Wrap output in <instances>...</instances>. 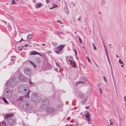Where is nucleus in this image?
Returning <instances> with one entry per match:
<instances>
[{
  "mask_svg": "<svg viewBox=\"0 0 126 126\" xmlns=\"http://www.w3.org/2000/svg\"><path fill=\"white\" fill-rule=\"evenodd\" d=\"M19 92L22 94H27L24 96V97L28 98L30 90L29 89L28 86L25 84L20 85L18 87Z\"/></svg>",
  "mask_w": 126,
  "mask_h": 126,
  "instance_id": "f257e3e1",
  "label": "nucleus"
},
{
  "mask_svg": "<svg viewBox=\"0 0 126 126\" xmlns=\"http://www.w3.org/2000/svg\"><path fill=\"white\" fill-rule=\"evenodd\" d=\"M14 115V113H9L5 114L4 117L5 120H7V123L11 125H14L16 122L15 120L12 117Z\"/></svg>",
  "mask_w": 126,
  "mask_h": 126,
  "instance_id": "f03ea898",
  "label": "nucleus"
},
{
  "mask_svg": "<svg viewBox=\"0 0 126 126\" xmlns=\"http://www.w3.org/2000/svg\"><path fill=\"white\" fill-rule=\"evenodd\" d=\"M18 79L15 77H13L10 79V81H8L5 84L7 86L9 87L11 85L12 86L16 85L18 83Z\"/></svg>",
  "mask_w": 126,
  "mask_h": 126,
  "instance_id": "7ed1b4c3",
  "label": "nucleus"
},
{
  "mask_svg": "<svg viewBox=\"0 0 126 126\" xmlns=\"http://www.w3.org/2000/svg\"><path fill=\"white\" fill-rule=\"evenodd\" d=\"M21 104L23 108L26 110H29L32 109V107L30 103L27 100H24Z\"/></svg>",
  "mask_w": 126,
  "mask_h": 126,
  "instance_id": "20e7f679",
  "label": "nucleus"
},
{
  "mask_svg": "<svg viewBox=\"0 0 126 126\" xmlns=\"http://www.w3.org/2000/svg\"><path fill=\"white\" fill-rule=\"evenodd\" d=\"M32 100L34 101L38 102L40 101V97L38 94L37 93L33 94L31 96Z\"/></svg>",
  "mask_w": 126,
  "mask_h": 126,
  "instance_id": "39448f33",
  "label": "nucleus"
},
{
  "mask_svg": "<svg viewBox=\"0 0 126 126\" xmlns=\"http://www.w3.org/2000/svg\"><path fill=\"white\" fill-rule=\"evenodd\" d=\"M66 60L68 63V61H69L70 64L72 65L71 67L74 68L76 67V63L73 60L72 56H69L68 57H66Z\"/></svg>",
  "mask_w": 126,
  "mask_h": 126,
  "instance_id": "423d86ee",
  "label": "nucleus"
},
{
  "mask_svg": "<svg viewBox=\"0 0 126 126\" xmlns=\"http://www.w3.org/2000/svg\"><path fill=\"white\" fill-rule=\"evenodd\" d=\"M64 46V45H60L56 47L55 48V52L57 53H58L62 50Z\"/></svg>",
  "mask_w": 126,
  "mask_h": 126,
  "instance_id": "0eeeda50",
  "label": "nucleus"
},
{
  "mask_svg": "<svg viewBox=\"0 0 126 126\" xmlns=\"http://www.w3.org/2000/svg\"><path fill=\"white\" fill-rule=\"evenodd\" d=\"M24 72L25 75L30 76L32 74V69L30 68H27L24 69Z\"/></svg>",
  "mask_w": 126,
  "mask_h": 126,
  "instance_id": "6e6552de",
  "label": "nucleus"
},
{
  "mask_svg": "<svg viewBox=\"0 0 126 126\" xmlns=\"http://www.w3.org/2000/svg\"><path fill=\"white\" fill-rule=\"evenodd\" d=\"M20 80L22 82L26 81H27V79L22 74H20L19 76Z\"/></svg>",
  "mask_w": 126,
  "mask_h": 126,
  "instance_id": "1a4fd4ad",
  "label": "nucleus"
},
{
  "mask_svg": "<svg viewBox=\"0 0 126 126\" xmlns=\"http://www.w3.org/2000/svg\"><path fill=\"white\" fill-rule=\"evenodd\" d=\"M85 117L86 118V120L88 122H90L91 119L90 118L89 113L87 110H86L85 112Z\"/></svg>",
  "mask_w": 126,
  "mask_h": 126,
  "instance_id": "9d476101",
  "label": "nucleus"
},
{
  "mask_svg": "<svg viewBox=\"0 0 126 126\" xmlns=\"http://www.w3.org/2000/svg\"><path fill=\"white\" fill-rule=\"evenodd\" d=\"M54 110L52 107H48L46 110V111L48 113H51L54 112Z\"/></svg>",
  "mask_w": 126,
  "mask_h": 126,
  "instance_id": "9b49d317",
  "label": "nucleus"
},
{
  "mask_svg": "<svg viewBox=\"0 0 126 126\" xmlns=\"http://www.w3.org/2000/svg\"><path fill=\"white\" fill-rule=\"evenodd\" d=\"M42 102L43 104L46 105L49 103V101L47 99L44 98L42 99Z\"/></svg>",
  "mask_w": 126,
  "mask_h": 126,
  "instance_id": "f8f14e48",
  "label": "nucleus"
},
{
  "mask_svg": "<svg viewBox=\"0 0 126 126\" xmlns=\"http://www.w3.org/2000/svg\"><path fill=\"white\" fill-rule=\"evenodd\" d=\"M29 54L30 55H40V54L37 52L35 51H32L30 52Z\"/></svg>",
  "mask_w": 126,
  "mask_h": 126,
  "instance_id": "ddd939ff",
  "label": "nucleus"
},
{
  "mask_svg": "<svg viewBox=\"0 0 126 126\" xmlns=\"http://www.w3.org/2000/svg\"><path fill=\"white\" fill-rule=\"evenodd\" d=\"M23 97L21 96L19 97L17 99V101H19L20 102H21V103L23 102Z\"/></svg>",
  "mask_w": 126,
  "mask_h": 126,
  "instance_id": "4468645a",
  "label": "nucleus"
},
{
  "mask_svg": "<svg viewBox=\"0 0 126 126\" xmlns=\"http://www.w3.org/2000/svg\"><path fill=\"white\" fill-rule=\"evenodd\" d=\"M5 97L9 99H10L11 97L12 93L9 94H5Z\"/></svg>",
  "mask_w": 126,
  "mask_h": 126,
  "instance_id": "2eb2a0df",
  "label": "nucleus"
},
{
  "mask_svg": "<svg viewBox=\"0 0 126 126\" xmlns=\"http://www.w3.org/2000/svg\"><path fill=\"white\" fill-rule=\"evenodd\" d=\"M42 3H38L36 4V7L37 8H40L42 6Z\"/></svg>",
  "mask_w": 126,
  "mask_h": 126,
  "instance_id": "dca6fc26",
  "label": "nucleus"
},
{
  "mask_svg": "<svg viewBox=\"0 0 126 126\" xmlns=\"http://www.w3.org/2000/svg\"><path fill=\"white\" fill-rule=\"evenodd\" d=\"M5 92L6 93V94H9L11 93V90L9 88H6L5 90Z\"/></svg>",
  "mask_w": 126,
  "mask_h": 126,
  "instance_id": "f3484780",
  "label": "nucleus"
},
{
  "mask_svg": "<svg viewBox=\"0 0 126 126\" xmlns=\"http://www.w3.org/2000/svg\"><path fill=\"white\" fill-rule=\"evenodd\" d=\"M57 5H55V4H53L52 5V6L50 7V8H49L50 10L51 9L54 8H55L57 7Z\"/></svg>",
  "mask_w": 126,
  "mask_h": 126,
  "instance_id": "a211bd4d",
  "label": "nucleus"
},
{
  "mask_svg": "<svg viewBox=\"0 0 126 126\" xmlns=\"http://www.w3.org/2000/svg\"><path fill=\"white\" fill-rule=\"evenodd\" d=\"M79 97L82 98H83L85 97V95L84 94H83L81 93H80L79 94Z\"/></svg>",
  "mask_w": 126,
  "mask_h": 126,
  "instance_id": "6ab92c4d",
  "label": "nucleus"
},
{
  "mask_svg": "<svg viewBox=\"0 0 126 126\" xmlns=\"http://www.w3.org/2000/svg\"><path fill=\"white\" fill-rule=\"evenodd\" d=\"M6 123L3 121H2L0 123V126H6Z\"/></svg>",
  "mask_w": 126,
  "mask_h": 126,
  "instance_id": "aec40b11",
  "label": "nucleus"
},
{
  "mask_svg": "<svg viewBox=\"0 0 126 126\" xmlns=\"http://www.w3.org/2000/svg\"><path fill=\"white\" fill-rule=\"evenodd\" d=\"M2 100H3V101L6 104H9V103L8 102V101L4 97H3L2 98Z\"/></svg>",
  "mask_w": 126,
  "mask_h": 126,
  "instance_id": "412c9836",
  "label": "nucleus"
},
{
  "mask_svg": "<svg viewBox=\"0 0 126 126\" xmlns=\"http://www.w3.org/2000/svg\"><path fill=\"white\" fill-rule=\"evenodd\" d=\"M87 100V99L86 98L84 100V101H81V103L83 105L85 104Z\"/></svg>",
  "mask_w": 126,
  "mask_h": 126,
  "instance_id": "4be33fe9",
  "label": "nucleus"
},
{
  "mask_svg": "<svg viewBox=\"0 0 126 126\" xmlns=\"http://www.w3.org/2000/svg\"><path fill=\"white\" fill-rule=\"evenodd\" d=\"M29 62L33 65L34 68H35L37 67L36 66L35 64L34 63L30 61Z\"/></svg>",
  "mask_w": 126,
  "mask_h": 126,
  "instance_id": "5701e85b",
  "label": "nucleus"
},
{
  "mask_svg": "<svg viewBox=\"0 0 126 126\" xmlns=\"http://www.w3.org/2000/svg\"><path fill=\"white\" fill-rule=\"evenodd\" d=\"M80 80L83 81H86L87 80L86 78L85 77H81L80 78Z\"/></svg>",
  "mask_w": 126,
  "mask_h": 126,
  "instance_id": "b1692460",
  "label": "nucleus"
},
{
  "mask_svg": "<svg viewBox=\"0 0 126 126\" xmlns=\"http://www.w3.org/2000/svg\"><path fill=\"white\" fill-rule=\"evenodd\" d=\"M81 83L82 84H84V83H85V82H83V81H79L77 82L76 83V85H77L79 84H81Z\"/></svg>",
  "mask_w": 126,
  "mask_h": 126,
  "instance_id": "393cba45",
  "label": "nucleus"
},
{
  "mask_svg": "<svg viewBox=\"0 0 126 126\" xmlns=\"http://www.w3.org/2000/svg\"><path fill=\"white\" fill-rule=\"evenodd\" d=\"M56 34L58 35H61L63 34V32L61 31H58L57 32Z\"/></svg>",
  "mask_w": 126,
  "mask_h": 126,
  "instance_id": "a878e982",
  "label": "nucleus"
},
{
  "mask_svg": "<svg viewBox=\"0 0 126 126\" xmlns=\"http://www.w3.org/2000/svg\"><path fill=\"white\" fill-rule=\"evenodd\" d=\"M64 9H65V11L66 12H68V8L67 6L66 5H65V6Z\"/></svg>",
  "mask_w": 126,
  "mask_h": 126,
  "instance_id": "bb28decb",
  "label": "nucleus"
},
{
  "mask_svg": "<svg viewBox=\"0 0 126 126\" xmlns=\"http://www.w3.org/2000/svg\"><path fill=\"white\" fill-rule=\"evenodd\" d=\"M92 45L93 47V49L95 50H97V48L95 46V44L94 43H93L92 44Z\"/></svg>",
  "mask_w": 126,
  "mask_h": 126,
  "instance_id": "cd10ccee",
  "label": "nucleus"
},
{
  "mask_svg": "<svg viewBox=\"0 0 126 126\" xmlns=\"http://www.w3.org/2000/svg\"><path fill=\"white\" fill-rule=\"evenodd\" d=\"M32 35L31 34H29L28 35L27 37V39H30L32 37Z\"/></svg>",
  "mask_w": 126,
  "mask_h": 126,
  "instance_id": "c85d7f7f",
  "label": "nucleus"
},
{
  "mask_svg": "<svg viewBox=\"0 0 126 126\" xmlns=\"http://www.w3.org/2000/svg\"><path fill=\"white\" fill-rule=\"evenodd\" d=\"M23 48V47L22 46H20L18 47V49L19 50H22Z\"/></svg>",
  "mask_w": 126,
  "mask_h": 126,
  "instance_id": "c756f323",
  "label": "nucleus"
},
{
  "mask_svg": "<svg viewBox=\"0 0 126 126\" xmlns=\"http://www.w3.org/2000/svg\"><path fill=\"white\" fill-rule=\"evenodd\" d=\"M119 62L121 64H122L123 63V62L121 61V59H120L119 60Z\"/></svg>",
  "mask_w": 126,
  "mask_h": 126,
  "instance_id": "7c9ffc66",
  "label": "nucleus"
},
{
  "mask_svg": "<svg viewBox=\"0 0 126 126\" xmlns=\"http://www.w3.org/2000/svg\"><path fill=\"white\" fill-rule=\"evenodd\" d=\"M110 125H112L113 124V123L112 122H111V119H110Z\"/></svg>",
  "mask_w": 126,
  "mask_h": 126,
  "instance_id": "2f4dec72",
  "label": "nucleus"
},
{
  "mask_svg": "<svg viewBox=\"0 0 126 126\" xmlns=\"http://www.w3.org/2000/svg\"><path fill=\"white\" fill-rule=\"evenodd\" d=\"M107 56V57L108 58V60L109 62V63H110V60H109V57H108V56Z\"/></svg>",
  "mask_w": 126,
  "mask_h": 126,
  "instance_id": "473e14b6",
  "label": "nucleus"
},
{
  "mask_svg": "<svg viewBox=\"0 0 126 126\" xmlns=\"http://www.w3.org/2000/svg\"><path fill=\"white\" fill-rule=\"evenodd\" d=\"M74 52L75 53V55H77V52L76 51V50H74Z\"/></svg>",
  "mask_w": 126,
  "mask_h": 126,
  "instance_id": "72a5a7b5",
  "label": "nucleus"
},
{
  "mask_svg": "<svg viewBox=\"0 0 126 126\" xmlns=\"http://www.w3.org/2000/svg\"><path fill=\"white\" fill-rule=\"evenodd\" d=\"M79 42H80V43H82V40L80 38H79Z\"/></svg>",
  "mask_w": 126,
  "mask_h": 126,
  "instance_id": "f704fd0d",
  "label": "nucleus"
},
{
  "mask_svg": "<svg viewBox=\"0 0 126 126\" xmlns=\"http://www.w3.org/2000/svg\"><path fill=\"white\" fill-rule=\"evenodd\" d=\"M87 59L88 61V62H90V59H89V58L88 57H87Z\"/></svg>",
  "mask_w": 126,
  "mask_h": 126,
  "instance_id": "c9c22d12",
  "label": "nucleus"
},
{
  "mask_svg": "<svg viewBox=\"0 0 126 126\" xmlns=\"http://www.w3.org/2000/svg\"><path fill=\"white\" fill-rule=\"evenodd\" d=\"M31 85L33 84V83L30 80L29 81Z\"/></svg>",
  "mask_w": 126,
  "mask_h": 126,
  "instance_id": "e433bc0d",
  "label": "nucleus"
},
{
  "mask_svg": "<svg viewBox=\"0 0 126 126\" xmlns=\"http://www.w3.org/2000/svg\"><path fill=\"white\" fill-rule=\"evenodd\" d=\"M12 4H13V3L15 4L16 3L14 0H13L12 1Z\"/></svg>",
  "mask_w": 126,
  "mask_h": 126,
  "instance_id": "4c0bfd02",
  "label": "nucleus"
},
{
  "mask_svg": "<svg viewBox=\"0 0 126 126\" xmlns=\"http://www.w3.org/2000/svg\"><path fill=\"white\" fill-rule=\"evenodd\" d=\"M55 64H56L57 66L60 67L59 65V64L57 63H55Z\"/></svg>",
  "mask_w": 126,
  "mask_h": 126,
  "instance_id": "58836bf2",
  "label": "nucleus"
},
{
  "mask_svg": "<svg viewBox=\"0 0 126 126\" xmlns=\"http://www.w3.org/2000/svg\"><path fill=\"white\" fill-rule=\"evenodd\" d=\"M99 91H100L101 94H102V91L101 90V88H99Z\"/></svg>",
  "mask_w": 126,
  "mask_h": 126,
  "instance_id": "ea45409f",
  "label": "nucleus"
},
{
  "mask_svg": "<svg viewBox=\"0 0 126 126\" xmlns=\"http://www.w3.org/2000/svg\"><path fill=\"white\" fill-rule=\"evenodd\" d=\"M16 56H12L11 57V58H16Z\"/></svg>",
  "mask_w": 126,
  "mask_h": 126,
  "instance_id": "a19ab883",
  "label": "nucleus"
},
{
  "mask_svg": "<svg viewBox=\"0 0 126 126\" xmlns=\"http://www.w3.org/2000/svg\"><path fill=\"white\" fill-rule=\"evenodd\" d=\"M28 44H26L25 45V46L26 47H27L28 46Z\"/></svg>",
  "mask_w": 126,
  "mask_h": 126,
  "instance_id": "79ce46f5",
  "label": "nucleus"
},
{
  "mask_svg": "<svg viewBox=\"0 0 126 126\" xmlns=\"http://www.w3.org/2000/svg\"><path fill=\"white\" fill-rule=\"evenodd\" d=\"M124 100L125 101H126V96H125L124 97Z\"/></svg>",
  "mask_w": 126,
  "mask_h": 126,
  "instance_id": "37998d69",
  "label": "nucleus"
},
{
  "mask_svg": "<svg viewBox=\"0 0 126 126\" xmlns=\"http://www.w3.org/2000/svg\"><path fill=\"white\" fill-rule=\"evenodd\" d=\"M57 21L58 23H62V22L59 20H57Z\"/></svg>",
  "mask_w": 126,
  "mask_h": 126,
  "instance_id": "c03bdc74",
  "label": "nucleus"
},
{
  "mask_svg": "<svg viewBox=\"0 0 126 126\" xmlns=\"http://www.w3.org/2000/svg\"><path fill=\"white\" fill-rule=\"evenodd\" d=\"M103 78H104V80L105 81H107V80H106V78H105V77H103Z\"/></svg>",
  "mask_w": 126,
  "mask_h": 126,
  "instance_id": "a18cd8bd",
  "label": "nucleus"
},
{
  "mask_svg": "<svg viewBox=\"0 0 126 126\" xmlns=\"http://www.w3.org/2000/svg\"><path fill=\"white\" fill-rule=\"evenodd\" d=\"M23 40L22 39V38H21V40H19V39H18V40H17V41H19V42L20 41H21V40Z\"/></svg>",
  "mask_w": 126,
  "mask_h": 126,
  "instance_id": "49530a36",
  "label": "nucleus"
},
{
  "mask_svg": "<svg viewBox=\"0 0 126 126\" xmlns=\"http://www.w3.org/2000/svg\"><path fill=\"white\" fill-rule=\"evenodd\" d=\"M89 107H86L85 109H88Z\"/></svg>",
  "mask_w": 126,
  "mask_h": 126,
  "instance_id": "de8ad7c7",
  "label": "nucleus"
},
{
  "mask_svg": "<svg viewBox=\"0 0 126 126\" xmlns=\"http://www.w3.org/2000/svg\"><path fill=\"white\" fill-rule=\"evenodd\" d=\"M46 2L47 3H48L49 2V1L48 0H46Z\"/></svg>",
  "mask_w": 126,
  "mask_h": 126,
  "instance_id": "09e8293b",
  "label": "nucleus"
},
{
  "mask_svg": "<svg viewBox=\"0 0 126 126\" xmlns=\"http://www.w3.org/2000/svg\"><path fill=\"white\" fill-rule=\"evenodd\" d=\"M68 101H66V104H68Z\"/></svg>",
  "mask_w": 126,
  "mask_h": 126,
  "instance_id": "8fccbe9b",
  "label": "nucleus"
},
{
  "mask_svg": "<svg viewBox=\"0 0 126 126\" xmlns=\"http://www.w3.org/2000/svg\"><path fill=\"white\" fill-rule=\"evenodd\" d=\"M121 66L122 67H123V65H121Z\"/></svg>",
  "mask_w": 126,
  "mask_h": 126,
  "instance_id": "3c124183",
  "label": "nucleus"
},
{
  "mask_svg": "<svg viewBox=\"0 0 126 126\" xmlns=\"http://www.w3.org/2000/svg\"><path fill=\"white\" fill-rule=\"evenodd\" d=\"M118 56H116L117 57H118Z\"/></svg>",
  "mask_w": 126,
  "mask_h": 126,
  "instance_id": "603ef678",
  "label": "nucleus"
},
{
  "mask_svg": "<svg viewBox=\"0 0 126 126\" xmlns=\"http://www.w3.org/2000/svg\"><path fill=\"white\" fill-rule=\"evenodd\" d=\"M125 107L126 108V104H125Z\"/></svg>",
  "mask_w": 126,
  "mask_h": 126,
  "instance_id": "864d4df0",
  "label": "nucleus"
},
{
  "mask_svg": "<svg viewBox=\"0 0 126 126\" xmlns=\"http://www.w3.org/2000/svg\"><path fill=\"white\" fill-rule=\"evenodd\" d=\"M76 57L77 58V55H76Z\"/></svg>",
  "mask_w": 126,
  "mask_h": 126,
  "instance_id": "5fc2aeb1",
  "label": "nucleus"
},
{
  "mask_svg": "<svg viewBox=\"0 0 126 126\" xmlns=\"http://www.w3.org/2000/svg\"><path fill=\"white\" fill-rule=\"evenodd\" d=\"M114 85H115V83L114 82Z\"/></svg>",
  "mask_w": 126,
  "mask_h": 126,
  "instance_id": "6e6d98bb",
  "label": "nucleus"
}]
</instances>
